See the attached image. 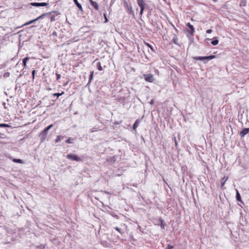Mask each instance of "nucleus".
Here are the masks:
<instances>
[{
  "label": "nucleus",
  "instance_id": "f257e3e1",
  "mask_svg": "<svg viewBox=\"0 0 249 249\" xmlns=\"http://www.w3.org/2000/svg\"><path fill=\"white\" fill-rule=\"evenodd\" d=\"M53 125L51 124L48 126L45 129L43 130L40 133V140L41 142H43L45 139L46 138V136L48 133V131L53 127Z\"/></svg>",
  "mask_w": 249,
  "mask_h": 249
},
{
  "label": "nucleus",
  "instance_id": "f03ea898",
  "mask_svg": "<svg viewBox=\"0 0 249 249\" xmlns=\"http://www.w3.org/2000/svg\"><path fill=\"white\" fill-rule=\"evenodd\" d=\"M215 56L211 55L208 56H198L194 57L195 61H210L211 59L215 58Z\"/></svg>",
  "mask_w": 249,
  "mask_h": 249
},
{
  "label": "nucleus",
  "instance_id": "7ed1b4c3",
  "mask_svg": "<svg viewBox=\"0 0 249 249\" xmlns=\"http://www.w3.org/2000/svg\"><path fill=\"white\" fill-rule=\"evenodd\" d=\"M66 157H67V159L72 160H74V161H79L82 160V159L80 157H78V156H77L76 155L70 154H68Z\"/></svg>",
  "mask_w": 249,
  "mask_h": 249
},
{
  "label": "nucleus",
  "instance_id": "20e7f679",
  "mask_svg": "<svg viewBox=\"0 0 249 249\" xmlns=\"http://www.w3.org/2000/svg\"><path fill=\"white\" fill-rule=\"evenodd\" d=\"M144 80L148 82L152 83L154 81L155 78L152 74H145L143 75Z\"/></svg>",
  "mask_w": 249,
  "mask_h": 249
},
{
  "label": "nucleus",
  "instance_id": "39448f33",
  "mask_svg": "<svg viewBox=\"0 0 249 249\" xmlns=\"http://www.w3.org/2000/svg\"><path fill=\"white\" fill-rule=\"evenodd\" d=\"M47 15H48V14H43L41 15V16H40L39 17H38V18H36V19H34L33 20H32L27 22L24 25H29V24H30L31 23H33L35 21H37V20H38L39 19L42 18L44 16H46Z\"/></svg>",
  "mask_w": 249,
  "mask_h": 249
},
{
  "label": "nucleus",
  "instance_id": "423d86ee",
  "mask_svg": "<svg viewBox=\"0 0 249 249\" xmlns=\"http://www.w3.org/2000/svg\"><path fill=\"white\" fill-rule=\"evenodd\" d=\"M31 5L33 6H46L48 5L46 2H32Z\"/></svg>",
  "mask_w": 249,
  "mask_h": 249
},
{
  "label": "nucleus",
  "instance_id": "0eeeda50",
  "mask_svg": "<svg viewBox=\"0 0 249 249\" xmlns=\"http://www.w3.org/2000/svg\"><path fill=\"white\" fill-rule=\"evenodd\" d=\"M249 132V128H246L243 129L240 133V135L241 137H244L245 135L248 134Z\"/></svg>",
  "mask_w": 249,
  "mask_h": 249
},
{
  "label": "nucleus",
  "instance_id": "6e6552de",
  "mask_svg": "<svg viewBox=\"0 0 249 249\" xmlns=\"http://www.w3.org/2000/svg\"><path fill=\"white\" fill-rule=\"evenodd\" d=\"M228 177L225 176L221 180V188L223 189H224V186L226 182V181L228 180Z\"/></svg>",
  "mask_w": 249,
  "mask_h": 249
},
{
  "label": "nucleus",
  "instance_id": "1a4fd4ad",
  "mask_svg": "<svg viewBox=\"0 0 249 249\" xmlns=\"http://www.w3.org/2000/svg\"><path fill=\"white\" fill-rule=\"evenodd\" d=\"M186 25L187 27H188L190 29V33L192 35H193L194 32H195V29L192 25H191L190 23H187L186 24Z\"/></svg>",
  "mask_w": 249,
  "mask_h": 249
},
{
  "label": "nucleus",
  "instance_id": "9d476101",
  "mask_svg": "<svg viewBox=\"0 0 249 249\" xmlns=\"http://www.w3.org/2000/svg\"><path fill=\"white\" fill-rule=\"evenodd\" d=\"M90 5L93 7L96 10L98 9V4L96 2H95L92 0H89Z\"/></svg>",
  "mask_w": 249,
  "mask_h": 249
},
{
  "label": "nucleus",
  "instance_id": "9b49d317",
  "mask_svg": "<svg viewBox=\"0 0 249 249\" xmlns=\"http://www.w3.org/2000/svg\"><path fill=\"white\" fill-rule=\"evenodd\" d=\"M124 6L125 7L127 8V10H128L129 11L133 12V11L132 10V7L131 5H129L127 2L126 1H124Z\"/></svg>",
  "mask_w": 249,
  "mask_h": 249
},
{
  "label": "nucleus",
  "instance_id": "f8f14e48",
  "mask_svg": "<svg viewBox=\"0 0 249 249\" xmlns=\"http://www.w3.org/2000/svg\"><path fill=\"white\" fill-rule=\"evenodd\" d=\"M137 3L139 6L142 5H146L144 0H137Z\"/></svg>",
  "mask_w": 249,
  "mask_h": 249
},
{
  "label": "nucleus",
  "instance_id": "ddd939ff",
  "mask_svg": "<svg viewBox=\"0 0 249 249\" xmlns=\"http://www.w3.org/2000/svg\"><path fill=\"white\" fill-rule=\"evenodd\" d=\"M93 73H94L93 71H90V74L89 78V82H88L87 85H89L91 83V81L92 80L93 77Z\"/></svg>",
  "mask_w": 249,
  "mask_h": 249
},
{
  "label": "nucleus",
  "instance_id": "4468645a",
  "mask_svg": "<svg viewBox=\"0 0 249 249\" xmlns=\"http://www.w3.org/2000/svg\"><path fill=\"white\" fill-rule=\"evenodd\" d=\"M139 121L136 120L133 126V128L134 130H135L137 129V128L138 127V126L139 125Z\"/></svg>",
  "mask_w": 249,
  "mask_h": 249
},
{
  "label": "nucleus",
  "instance_id": "2eb2a0df",
  "mask_svg": "<svg viewBox=\"0 0 249 249\" xmlns=\"http://www.w3.org/2000/svg\"><path fill=\"white\" fill-rule=\"evenodd\" d=\"M236 199L237 201H241V198L240 195L237 190H236Z\"/></svg>",
  "mask_w": 249,
  "mask_h": 249
},
{
  "label": "nucleus",
  "instance_id": "dca6fc26",
  "mask_svg": "<svg viewBox=\"0 0 249 249\" xmlns=\"http://www.w3.org/2000/svg\"><path fill=\"white\" fill-rule=\"evenodd\" d=\"M74 2H75V3L76 4V5H77V6L78 7V8L82 11V7L81 6V5L78 2L77 0H73Z\"/></svg>",
  "mask_w": 249,
  "mask_h": 249
},
{
  "label": "nucleus",
  "instance_id": "f3484780",
  "mask_svg": "<svg viewBox=\"0 0 249 249\" xmlns=\"http://www.w3.org/2000/svg\"><path fill=\"white\" fill-rule=\"evenodd\" d=\"M64 138L63 136L58 135L56 137V138L55 139V142H58L61 141Z\"/></svg>",
  "mask_w": 249,
  "mask_h": 249
},
{
  "label": "nucleus",
  "instance_id": "a211bd4d",
  "mask_svg": "<svg viewBox=\"0 0 249 249\" xmlns=\"http://www.w3.org/2000/svg\"><path fill=\"white\" fill-rule=\"evenodd\" d=\"M13 161L16 163H23V161L20 159H14Z\"/></svg>",
  "mask_w": 249,
  "mask_h": 249
},
{
  "label": "nucleus",
  "instance_id": "6ab92c4d",
  "mask_svg": "<svg viewBox=\"0 0 249 249\" xmlns=\"http://www.w3.org/2000/svg\"><path fill=\"white\" fill-rule=\"evenodd\" d=\"M64 93V92H62L61 93H56L53 94V96H56L57 98H58L59 96H61Z\"/></svg>",
  "mask_w": 249,
  "mask_h": 249
},
{
  "label": "nucleus",
  "instance_id": "aec40b11",
  "mask_svg": "<svg viewBox=\"0 0 249 249\" xmlns=\"http://www.w3.org/2000/svg\"><path fill=\"white\" fill-rule=\"evenodd\" d=\"M178 39L177 36H175L174 38H173L174 43L175 44L178 45Z\"/></svg>",
  "mask_w": 249,
  "mask_h": 249
},
{
  "label": "nucleus",
  "instance_id": "412c9836",
  "mask_svg": "<svg viewBox=\"0 0 249 249\" xmlns=\"http://www.w3.org/2000/svg\"><path fill=\"white\" fill-rule=\"evenodd\" d=\"M145 44L147 47H149V48L151 49V50L153 52H155V50H154V48H153V47L152 45H150V44H149V43H145Z\"/></svg>",
  "mask_w": 249,
  "mask_h": 249
},
{
  "label": "nucleus",
  "instance_id": "4be33fe9",
  "mask_svg": "<svg viewBox=\"0 0 249 249\" xmlns=\"http://www.w3.org/2000/svg\"><path fill=\"white\" fill-rule=\"evenodd\" d=\"M211 43L213 45H216L218 44V40L217 39H215V40L212 41Z\"/></svg>",
  "mask_w": 249,
  "mask_h": 249
},
{
  "label": "nucleus",
  "instance_id": "5701e85b",
  "mask_svg": "<svg viewBox=\"0 0 249 249\" xmlns=\"http://www.w3.org/2000/svg\"><path fill=\"white\" fill-rule=\"evenodd\" d=\"M101 63H98L97 68L99 71H102L103 70V67L100 65Z\"/></svg>",
  "mask_w": 249,
  "mask_h": 249
},
{
  "label": "nucleus",
  "instance_id": "b1692460",
  "mask_svg": "<svg viewBox=\"0 0 249 249\" xmlns=\"http://www.w3.org/2000/svg\"><path fill=\"white\" fill-rule=\"evenodd\" d=\"M56 80H59L61 78V75L60 74L56 73Z\"/></svg>",
  "mask_w": 249,
  "mask_h": 249
},
{
  "label": "nucleus",
  "instance_id": "393cba45",
  "mask_svg": "<svg viewBox=\"0 0 249 249\" xmlns=\"http://www.w3.org/2000/svg\"><path fill=\"white\" fill-rule=\"evenodd\" d=\"M0 127H8V126H9V125L7 124H0Z\"/></svg>",
  "mask_w": 249,
  "mask_h": 249
},
{
  "label": "nucleus",
  "instance_id": "a878e982",
  "mask_svg": "<svg viewBox=\"0 0 249 249\" xmlns=\"http://www.w3.org/2000/svg\"><path fill=\"white\" fill-rule=\"evenodd\" d=\"M29 58L27 57H25L23 60H22V62H26L28 60H29Z\"/></svg>",
  "mask_w": 249,
  "mask_h": 249
},
{
  "label": "nucleus",
  "instance_id": "bb28decb",
  "mask_svg": "<svg viewBox=\"0 0 249 249\" xmlns=\"http://www.w3.org/2000/svg\"><path fill=\"white\" fill-rule=\"evenodd\" d=\"M173 247L171 245H168L165 249H173Z\"/></svg>",
  "mask_w": 249,
  "mask_h": 249
},
{
  "label": "nucleus",
  "instance_id": "cd10ccee",
  "mask_svg": "<svg viewBox=\"0 0 249 249\" xmlns=\"http://www.w3.org/2000/svg\"><path fill=\"white\" fill-rule=\"evenodd\" d=\"M66 143H71V138H69V139H68L66 141Z\"/></svg>",
  "mask_w": 249,
  "mask_h": 249
},
{
  "label": "nucleus",
  "instance_id": "c85d7f7f",
  "mask_svg": "<svg viewBox=\"0 0 249 249\" xmlns=\"http://www.w3.org/2000/svg\"><path fill=\"white\" fill-rule=\"evenodd\" d=\"M104 16L105 18V22H107L108 21L107 17V14L105 13L104 14Z\"/></svg>",
  "mask_w": 249,
  "mask_h": 249
},
{
  "label": "nucleus",
  "instance_id": "c756f323",
  "mask_svg": "<svg viewBox=\"0 0 249 249\" xmlns=\"http://www.w3.org/2000/svg\"><path fill=\"white\" fill-rule=\"evenodd\" d=\"M50 19H51V21L52 22V21H54L55 20V17L54 16H52L51 18H50Z\"/></svg>",
  "mask_w": 249,
  "mask_h": 249
},
{
  "label": "nucleus",
  "instance_id": "7c9ffc66",
  "mask_svg": "<svg viewBox=\"0 0 249 249\" xmlns=\"http://www.w3.org/2000/svg\"><path fill=\"white\" fill-rule=\"evenodd\" d=\"M115 229L116 231H117L119 232H120V233H121V231H120V228H118V227H116L115 228Z\"/></svg>",
  "mask_w": 249,
  "mask_h": 249
},
{
  "label": "nucleus",
  "instance_id": "2f4dec72",
  "mask_svg": "<svg viewBox=\"0 0 249 249\" xmlns=\"http://www.w3.org/2000/svg\"><path fill=\"white\" fill-rule=\"evenodd\" d=\"M145 5L140 6L141 10H144L145 9Z\"/></svg>",
  "mask_w": 249,
  "mask_h": 249
},
{
  "label": "nucleus",
  "instance_id": "473e14b6",
  "mask_svg": "<svg viewBox=\"0 0 249 249\" xmlns=\"http://www.w3.org/2000/svg\"><path fill=\"white\" fill-rule=\"evenodd\" d=\"M207 33L211 34L212 32V30L211 29H208L206 31Z\"/></svg>",
  "mask_w": 249,
  "mask_h": 249
},
{
  "label": "nucleus",
  "instance_id": "72a5a7b5",
  "mask_svg": "<svg viewBox=\"0 0 249 249\" xmlns=\"http://www.w3.org/2000/svg\"><path fill=\"white\" fill-rule=\"evenodd\" d=\"M35 72H36V71H35V70H33V71H32V75H33V79L34 78V77H35Z\"/></svg>",
  "mask_w": 249,
  "mask_h": 249
},
{
  "label": "nucleus",
  "instance_id": "f704fd0d",
  "mask_svg": "<svg viewBox=\"0 0 249 249\" xmlns=\"http://www.w3.org/2000/svg\"><path fill=\"white\" fill-rule=\"evenodd\" d=\"M5 138V137L4 136V135L0 133V138Z\"/></svg>",
  "mask_w": 249,
  "mask_h": 249
},
{
  "label": "nucleus",
  "instance_id": "c9c22d12",
  "mask_svg": "<svg viewBox=\"0 0 249 249\" xmlns=\"http://www.w3.org/2000/svg\"><path fill=\"white\" fill-rule=\"evenodd\" d=\"M143 11H144V10H141V11H140V15H142L143 14Z\"/></svg>",
  "mask_w": 249,
  "mask_h": 249
},
{
  "label": "nucleus",
  "instance_id": "e433bc0d",
  "mask_svg": "<svg viewBox=\"0 0 249 249\" xmlns=\"http://www.w3.org/2000/svg\"><path fill=\"white\" fill-rule=\"evenodd\" d=\"M175 145L177 146V142L176 141V138H175Z\"/></svg>",
  "mask_w": 249,
  "mask_h": 249
},
{
  "label": "nucleus",
  "instance_id": "4c0bfd02",
  "mask_svg": "<svg viewBox=\"0 0 249 249\" xmlns=\"http://www.w3.org/2000/svg\"><path fill=\"white\" fill-rule=\"evenodd\" d=\"M150 104H153V101H151V102H150Z\"/></svg>",
  "mask_w": 249,
  "mask_h": 249
},
{
  "label": "nucleus",
  "instance_id": "58836bf2",
  "mask_svg": "<svg viewBox=\"0 0 249 249\" xmlns=\"http://www.w3.org/2000/svg\"><path fill=\"white\" fill-rule=\"evenodd\" d=\"M23 64L24 66H26V63H23Z\"/></svg>",
  "mask_w": 249,
  "mask_h": 249
},
{
  "label": "nucleus",
  "instance_id": "ea45409f",
  "mask_svg": "<svg viewBox=\"0 0 249 249\" xmlns=\"http://www.w3.org/2000/svg\"><path fill=\"white\" fill-rule=\"evenodd\" d=\"M91 132H94L93 129H91Z\"/></svg>",
  "mask_w": 249,
  "mask_h": 249
}]
</instances>
